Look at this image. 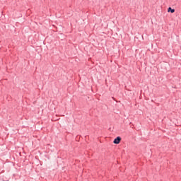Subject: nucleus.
Instances as JSON below:
<instances>
[{"instance_id": "obj_1", "label": "nucleus", "mask_w": 181, "mask_h": 181, "mask_svg": "<svg viewBox=\"0 0 181 181\" xmlns=\"http://www.w3.org/2000/svg\"><path fill=\"white\" fill-rule=\"evenodd\" d=\"M119 142H121V137L119 136L117 137L113 141V143L116 144H119Z\"/></svg>"}, {"instance_id": "obj_2", "label": "nucleus", "mask_w": 181, "mask_h": 181, "mask_svg": "<svg viewBox=\"0 0 181 181\" xmlns=\"http://www.w3.org/2000/svg\"><path fill=\"white\" fill-rule=\"evenodd\" d=\"M168 12H171V13H174L175 9H173V8L169 7V8H168Z\"/></svg>"}]
</instances>
